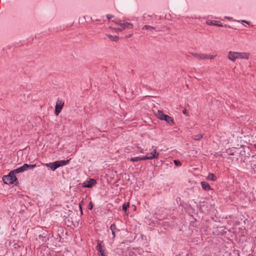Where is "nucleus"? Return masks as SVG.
Wrapping results in <instances>:
<instances>
[{"mask_svg": "<svg viewBox=\"0 0 256 256\" xmlns=\"http://www.w3.org/2000/svg\"><path fill=\"white\" fill-rule=\"evenodd\" d=\"M2 180L5 184H18V178L14 174H13V172L10 171L8 175L4 176L2 177Z\"/></svg>", "mask_w": 256, "mask_h": 256, "instance_id": "1", "label": "nucleus"}, {"mask_svg": "<svg viewBox=\"0 0 256 256\" xmlns=\"http://www.w3.org/2000/svg\"><path fill=\"white\" fill-rule=\"evenodd\" d=\"M36 166V164H24L22 166L15 169L13 170H12V172H13V174L16 176V174L24 172L26 170H30L32 168H33Z\"/></svg>", "mask_w": 256, "mask_h": 256, "instance_id": "2", "label": "nucleus"}, {"mask_svg": "<svg viewBox=\"0 0 256 256\" xmlns=\"http://www.w3.org/2000/svg\"><path fill=\"white\" fill-rule=\"evenodd\" d=\"M64 104V102L62 100L58 98L56 102V104L55 106V114L56 116H58L60 113L61 112Z\"/></svg>", "mask_w": 256, "mask_h": 256, "instance_id": "3", "label": "nucleus"}, {"mask_svg": "<svg viewBox=\"0 0 256 256\" xmlns=\"http://www.w3.org/2000/svg\"><path fill=\"white\" fill-rule=\"evenodd\" d=\"M192 55L198 59L203 60H208V59H213L216 56V55L208 54H196V53H192Z\"/></svg>", "mask_w": 256, "mask_h": 256, "instance_id": "4", "label": "nucleus"}, {"mask_svg": "<svg viewBox=\"0 0 256 256\" xmlns=\"http://www.w3.org/2000/svg\"><path fill=\"white\" fill-rule=\"evenodd\" d=\"M159 156V153L156 149H154L151 152L147 154L145 157L146 160L157 159Z\"/></svg>", "mask_w": 256, "mask_h": 256, "instance_id": "5", "label": "nucleus"}, {"mask_svg": "<svg viewBox=\"0 0 256 256\" xmlns=\"http://www.w3.org/2000/svg\"><path fill=\"white\" fill-rule=\"evenodd\" d=\"M237 59L242 58V59H248L250 56V54L246 52H236Z\"/></svg>", "mask_w": 256, "mask_h": 256, "instance_id": "6", "label": "nucleus"}, {"mask_svg": "<svg viewBox=\"0 0 256 256\" xmlns=\"http://www.w3.org/2000/svg\"><path fill=\"white\" fill-rule=\"evenodd\" d=\"M228 58L230 60L234 62L237 59L236 52L230 51L228 54Z\"/></svg>", "mask_w": 256, "mask_h": 256, "instance_id": "7", "label": "nucleus"}, {"mask_svg": "<svg viewBox=\"0 0 256 256\" xmlns=\"http://www.w3.org/2000/svg\"><path fill=\"white\" fill-rule=\"evenodd\" d=\"M164 120L166 121V123L169 124L170 126H172L175 124V122L173 118L167 114L166 116H164Z\"/></svg>", "mask_w": 256, "mask_h": 256, "instance_id": "8", "label": "nucleus"}, {"mask_svg": "<svg viewBox=\"0 0 256 256\" xmlns=\"http://www.w3.org/2000/svg\"><path fill=\"white\" fill-rule=\"evenodd\" d=\"M121 27L122 30L126 29H132L133 28V25L130 22H123L122 24H121Z\"/></svg>", "mask_w": 256, "mask_h": 256, "instance_id": "9", "label": "nucleus"}, {"mask_svg": "<svg viewBox=\"0 0 256 256\" xmlns=\"http://www.w3.org/2000/svg\"><path fill=\"white\" fill-rule=\"evenodd\" d=\"M166 114H164L162 110H158V113L156 114V117L158 119L164 120V116H166Z\"/></svg>", "mask_w": 256, "mask_h": 256, "instance_id": "10", "label": "nucleus"}, {"mask_svg": "<svg viewBox=\"0 0 256 256\" xmlns=\"http://www.w3.org/2000/svg\"><path fill=\"white\" fill-rule=\"evenodd\" d=\"M201 186L202 188L205 190H211L210 186V184L206 182H201Z\"/></svg>", "mask_w": 256, "mask_h": 256, "instance_id": "11", "label": "nucleus"}, {"mask_svg": "<svg viewBox=\"0 0 256 256\" xmlns=\"http://www.w3.org/2000/svg\"><path fill=\"white\" fill-rule=\"evenodd\" d=\"M47 166H49L52 170H54L57 168L60 167V165L58 164L56 161L52 163H50L48 164Z\"/></svg>", "mask_w": 256, "mask_h": 256, "instance_id": "12", "label": "nucleus"}, {"mask_svg": "<svg viewBox=\"0 0 256 256\" xmlns=\"http://www.w3.org/2000/svg\"><path fill=\"white\" fill-rule=\"evenodd\" d=\"M96 184V181L94 179H90L89 180L87 181L86 184L84 186L86 188H91L92 186Z\"/></svg>", "mask_w": 256, "mask_h": 256, "instance_id": "13", "label": "nucleus"}, {"mask_svg": "<svg viewBox=\"0 0 256 256\" xmlns=\"http://www.w3.org/2000/svg\"><path fill=\"white\" fill-rule=\"evenodd\" d=\"M207 180H210L214 182L216 180V176L212 173H209L208 176L206 177Z\"/></svg>", "mask_w": 256, "mask_h": 256, "instance_id": "14", "label": "nucleus"}, {"mask_svg": "<svg viewBox=\"0 0 256 256\" xmlns=\"http://www.w3.org/2000/svg\"><path fill=\"white\" fill-rule=\"evenodd\" d=\"M106 36L111 41L116 42L119 40V38L117 36H112L107 34H106Z\"/></svg>", "mask_w": 256, "mask_h": 256, "instance_id": "15", "label": "nucleus"}, {"mask_svg": "<svg viewBox=\"0 0 256 256\" xmlns=\"http://www.w3.org/2000/svg\"><path fill=\"white\" fill-rule=\"evenodd\" d=\"M130 160L131 162H138L140 160H146V159L144 156H136L131 158Z\"/></svg>", "mask_w": 256, "mask_h": 256, "instance_id": "16", "label": "nucleus"}, {"mask_svg": "<svg viewBox=\"0 0 256 256\" xmlns=\"http://www.w3.org/2000/svg\"><path fill=\"white\" fill-rule=\"evenodd\" d=\"M116 226L114 224H111V226H110V229L112 231L113 238H114L116 236L115 231L116 230Z\"/></svg>", "mask_w": 256, "mask_h": 256, "instance_id": "17", "label": "nucleus"}, {"mask_svg": "<svg viewBox=\"0 0 256 256\" xmlns=\"http://www.w3.org/2000/svg\"><path fill=\"white\" fill-rule=\"evenodd\" d=\"M210 24L214 26H216L220 27L222 26V22L220 21H211Z\"/></svg>", "mask_w": 256, "mask_h": 256, "instance_id": "18", "label": "nucleus"}, {"mask_svg": "<svg viewBox=\"0 0 256 256\" xmlns=\"http://www.w3.org/2000/svg\"><path fill=\"white\" fill-rule=\"evenodd\" d=\"M70 160L56 161L60 166H63L68 164Z\"/></svg>", "mask_w": 256, "mask_h": 256, "instance_id": "19", "label": "nucleus"}, {"mask_svg": "<svg viewBox=\"0 0 256 256\" xmlns=\"http://www.w3.org/2000/svg\"><path fill=\"white\" fill-rule=\"evenodd\" d=\"M155 28L153 26H148V25H145L142 28V30H154Z\"/></svg>", "mask_w": 256, "mask_h": 256, "instance_id": "20", "label": "nucleus"}, {"mask_svg": "<svg viewBox=\"0 0 256 256\" xmlns=\"http://www.w3.org/2000/svg\"><path fill=\"white\" fill-rule=\"evenodd\" d=\"M129 206L130 205L128 202L122 205V210L126 212V210L129 207Z\"/></svg>", "mask_w": 256, "mask_h": 256, "instance_id": "21", "label": "nucleus"}, {"mask_svg": "<svg viewBox=\"0 0 256 256\" xmlns=\"http://www.w3.org/2000/svg\"><path fill=\"white\" fill-rule=\"evenodd\" d=\"M202 138V134H198L196 136H194V139L196 140H198L201 139Z\"/></svg>", "mask_w": 256, "mask_h": 256, "instance_id": "22", "label": "nucleus"}, {"mask_svg": "<svg viewBox=\"0 0 256 256\" xmlns=\"http://www.w3.org/2000/svg\"><path fill=\"white\" fill-rule=\"evenodd\" d=\"M174 163L177 166H180L182 165L181 162L178 160H174Z\"/></svg>", "mask_w": 256, "mask_h": 256, "instance_id": "23", "label": "nucleus"}, {"mask_svg": "<svg viewBox=\"0 0 256 256\" xmlns=\"http://www.w3.org/2000/svg\"><path fill=\"white\" fill-rule=\"evenodd\" d=\"M96 250L98 251H100V250H102V246L100 243H98V245L96 246Z\"/></svg>", "mask_w": 256, "mask_h": 256, "instance_id": "24", "label": "nucleus"}, {"mask_svg": "<svg viewBox=\"0 0 256 256\" xmlns=\"http://www.w3.org/2000/svg\"><path fill=\"white\" fill-rule=\"evenodd\" d=\"M114 17V16L113 15H112V14H108L106 15V18L108 20H110V19L113 18Z\"/></svg>", "mask_w": 256, "mask_h": 256, "instance_id": "25", "label": "nucleus"}, {"mask_svg": "<svg viewBox=\"0 0 256 256\" xmlns=\"http://www.w3.org/2000/svg\"><path fill=\"white\" fill-rule=\"evenodd\" d=\"M88 206L89 210H92V202L89 203Z\"/></svg>", "mask_w": 256, "mask_h": 256, "instance_id": "26", "label": "nucleus"}, {"mask_svg": "<svg viewBox=\"0 0 256 256\" xmlns=\"http://www.w3.org/2000/svg\"><path fill=\"white\" fill-rule=\"evenodd\" d=\"M116 23L118 25H120L121 26V24H122V21H119L118 22H116Z\"/></svg>", "mask_w": 256, "mask_h": 256, "instance_id": "27", "label": "nucleus"}, {"mask_svg": "<svg viewBox=\"0 0 256 256\" xmlns=\"http://www.w3.org/2000/svg\"><path fill=\"white\" fill-rule=\"evenodd\" d=\"M115 30H116V31H118H118L121 32V31L123 30H122V28H116Z\"/></svg>", "mask_w": 256, "mask_h": 256, "instance_id": "28", "label": "nucleus"}, {"mask_svg": "<svg viewBox=\"0 0 256 256\" xmlns=\"http://www.w3.org/2000/svg\"><path fill=\"white\" fill-rule=\"evenodd\" d=\"M98 252H100V254H102H102L104 253V250H100Z\"/></svg>", "mask_w": 256, "mask_h": 256, "instance_id": "29", "label": "nucleus"}, {"mask_svg": "<svg viewBox=\"0 0 256 256\" xmlns=\"http://www.w3.org/2000/svg\"><path fill=\"white\" fill-rule=\"evenodd\" d=\"M79 206H80V208L81 213L82 214V206H81V204H80Z\"/></svg>", "mask_w": 256, "mask_h": 256, "instance_id": "30", "label": "nucleus"}, {"mask_svg": "<svg viewBox=\"0 0 256 256\" xmlns=\"http://www.w3.org/2000/svg\"><path fill=\"white\" fill-rule=\"evenodd\" d=\"M132 36V34H128V35H127V36H126V38H130V37H131Z\"/></svg>", "mask_w": 256, "mask_h": 256, "instance_id": "31", "label": "nucleus"}, {"mask_svg": "<svg viewBox=\"0 0 256 256\" xmlns=\"http://www.w3.org/2000/svg\"><path fill=\"white\" fill-rule=\"evenodd\" d=\"M242 22H245V23H246L247 24H250L249 22H248V21H246V20H242Z\"/></svg>", "mask_w": 256, "mask_h": 256, "instance_id": "32", "label": "nucleus"}, {"mask_svg": "<svg viewBox=\"0 0 256 256\" xmlns=\"http://www.w3.org/2000/svg\"><path fill=\"white\" fill-rule=\"evenodd\" d=\"M99 256H106L104 254H104L102 253V254H100L99 255Z\"/></svg>", "mask_w": 256, "mask_h": 256, "instance_id": "33", "label": "nucleus"}, {"mask_svg": "<svg viewBox=\"0 0 256 256\" xmlns=\"http://www.w3.org/2000/svg\"><path fill=\"white\" fill-rule=\"evenodd\" d=\"M183 113L184 114H186V109L183 110Z\"/></svg>", "mask_w": 256, "mask_h": 256, "instance_id": "34", "label": "nucleus"}, {"mask_svg": "<svg viewBox=\"0 0 256 256\" xmlns=\"http://www.w3.org/2000/svg\"><path fill=\"white\" fill-rule=\"evenodd\" d=\"M243 146H244V145H240L241 147H242Z\"/></svg>", "mask_w": 256, "mask_h": 256, "instance_id": "35", "label": "nucleus"}, {"mask_svg": "<svg viewBox=\"0 0 256 256\" xmlns=\"http://www.w3.org/2000/svg\"><path fill=\"white\" fill-rule=\"evenodd\" d=\"M256 146V145H254Z\"/></svg>", "mask_w": 256, "mask_h": 256, "instance_id": "36", "label": "nucleus"}]
</instances>
